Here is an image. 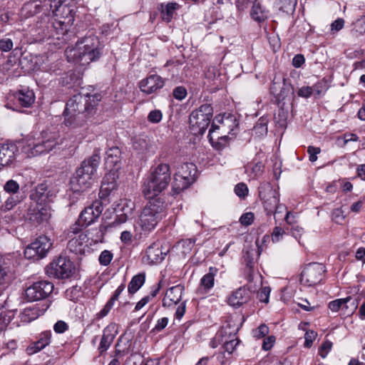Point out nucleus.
I'll list each match as a JSON object with an SVG mask.
<instances>
[{
  "label": "nucleus",
  "mask_w": 365,
  "mask_h": 365,
  "mask_svg": "<svg viewBox=\"0 0 365 365\" xmlns=\"http://www.w3.org/2000/svg\"><path fill=\"white\" fill-rule=\"evenodd\" d=\"M95 96H83L78 93L71 98L66 106L64 114V124L71 128L68 136H75L73 141L78 144L84 138L86 133V117L92 114L97 103Z\"/></svg>",
  "instance_id": "obj_1"
},
{
  "label": "nucleus",
  "mask_w": 365,
  "mask_h": 365,
  "mask_svg": "<svg viewBox=\"0 0 365 365\" xmlns=\"http://www.w3.org/2000/svg\"><path fill=\"white\" fill-rule=\"evenodd\" d=\"M101 53L102 47L98 38L94 35L86 36L78 41L75 47L66 49L68 61H73L81 65L89 64L98 59Z\"/></svg>",
  "instance_id": "obj_2"
},
{
  "label": "nucleus",
  "mask_w": 365,
  "mask_h": 365,
  "mask_svg": "<svg viewBox=\"0 0 365 365\" xmlns=\"http://www.w3.org/2000/svg\"><path fill=\"white\" fill-rule=\"evenodd\" d=\"M50 6L55 7L53 11L54 19L51 22L52 30L50 37L66 41L68 40L67 33L74 22L76 6L63 4V2L52 3L51 1Z\"/></svg>",
  "instance_id": "obj_3"
},
{
  "label": "nucleus",
  "mask_w": 365,
  "mask_h": 365,
  "mask_svg": "<svg viewBox=\"0 0 365 365\" xmlns=\"http://www.w3.org/2000/svg\"><path fill=\"white\" fill-rule=\"evenodd\" d=\"M170 165L160 163L150 172L143 185V193L146 198H155L161 193L170 182Z\"/></svg>",
  "instance_id": "obj_4"
},
{
  "label": "nucleus",
  "mask_w": 365,
  "mask_h": 365,
  "mask_svg": "<svg viewBox=\"0 0 365 365\" xmlns=\"http://www.w3.org/2000/svg\"><path fill=\"white\" fill-rule=\"evenodd\" d=\"M139 218L138 225L145 232H150L165 216V202L160 197L149 198Z\"/></svg>",
  "instance_id": "obj_5"
},
{
  "label": "nucleus",
  "mask_w": 365,
  "mask_h": 365,
  "mask_svg": "<svg viewBox=\"0 0 365 365\" xmlns=\"http://www.w3.org/2000/svg\"><path fill=\"white\" fill-rule=\"evenodd\" d=\"M58 140L57 133L43 131L37 138L28 137L24 145V150L29 157L47 153L60 143Z\"/></svg>",
  "instance_id": "obj_6"
},
{
  "label": "nucleus",
  "mask_w": 365,
  "mask_h": 365,
  "mask_svg": "<svg viewBox=\"0 0 365 365\" xmlns=\"http://www.w3.org/2000/svg\"><path fill=\"white\" fill-rule=\"evenodd\" d=\"M213 115L210 104H203L193 110L189 118L190 127L195 135H202L207 128Z\"/></svg>",
  "instance_id": "obj_7"
},
{
  "label": "nucleus",
  "mask_w": 365,
  "mask_h": 365,
  "mask_svg": "<svg viewBox=\"0 0 365 365\" xmlns=\"http://www.w3.org/2000/svg\"><path fill=\"white\" fill-rule=\"evenodd\" d=\"M232 122L229 118H224L221 116L215 117L211 128L209 130L208 138L212 145L217 150L224 148L227 143L228 137L224 133H226V126Z\"/></svg>",
  "instance_id": "obj_8"
},
{
  "label": "nucleus",
  "mask_w": 365,
  "mask_h": 365,
  "mask_svg": "<svg viewBox=\"0 0 365 365\" xmlns=\"http://www.w3.org/2000/svg\"><path fill=\"white\" fill-rule=\"evenodd\" d=\"M31 197L41 207H38L37 210H34L30 219L37 224L48 221L51 214L50 207L46 205L48 201V195L46 193V187L43 185L38 186Z\"/></svg>",
  "instance_id": "obj_9"
},
{
  "label": "nucleus",
  "mask_w": 365,
  "mask_h": 365,
  "mask_svg": "<svg viewBox=\"0 0 365 365\" xmlns=\"http://www.w3.org/2000/svg\"><path fill=\"white\" fill-rule=\"evenodd\" d=\"M74 270L73 262L66 257L59 256L46 267V274L56 279H67Z\"/></svg>",
  "instance_id": "obj_10"
},
{
  "label": "nucleus",
  "mask_w": 365,
  "mask_h": 365,
  "mask_svg": "<svg viewBox=\"0 0 365 365\" xmlns=\"http://www.w3.org/2000/svg\"><path fill=\"white\" fill-rule=\"evenodd\" d=\"M51 245L50 238L46 235H41L26 247L24 256L34 260L42 259L46 257Z\"/></svg>",
  "instance_id": "obj_11"
},
{
  "label": "nucleus",
  "mask_w": 365,
  "mask_h": 365,
  "mask_svg": "<svg viewBox=\"0 0 365 365\" xmlns=\"http://www.w3.org/2000/svg\"><path fill=\"white\" fill-rule=\"evenodd\" d=\"M326 272V267L322 263L312 262L307 264L301 274L302 283L307 286L319 284Z\"/></svg>",
  "instance_id": "obj_12"
},
{
  "label": "nucleus",
  "mask_w": 365,
  "mask_h": 365,
  "mask_svg": "<svg viewBox=\"0 0 365 365\" xmlns=\"http://www.w3.org/2000/svg\"><path fill=\"white\" fill-rule=\"evenodd\" d=\"M259 195L267 215L272 214L279 202L277 190L274 188L270 183H263L259 187Z\"/></svg>",
  "instance_id": "obj_13"
},
{
  "label": "nucleus",
  "mask_w": 365,
  "mask_h": 365,
  "mask_svg": "<svg viewBox=\"0 0 365 365\" xmlns=\"http://www.w3.org/2000/svg\"><path fill=\"white\" fill-rule=\"evenodd\" d=\"M53 284L48 281L34 282L26 289V296L29 301H38L46 298L53 291Z\"/></svg>",
  "instance_id": "obj_14"
},
{
  "label": "nucleus",
  "mask_w": 365,
  "mask_h": 365,
  "mask_svg": "<svg viewBox=\"0 0 365 365\" xmlns=\"http://www.w3.org/2000/svg\"><path fill=\"white\" fill-rule=\"evenodd\" d=\"M269 90L278 103L283 101L290 93H294L291 83H288L284 78L279 76L274 77Z\"/></svg>",
  "instance_id": "obj_15"
},
{
  "label": "nucleus",
  "mask_w": 365,
  "mask_h": 365,
  "mask_svg": "<svg viewBox=\"0 0 365 365\" xmlns=\"http://www.w3.org/2000/svg\"><path fill=\"white\" fill-rule=\"evenodd\" d=\"M103 207L102 202L96 200L91 205L85 207L79 215V222L83 226H89L98 219L103 212Z\"/></svg>",
  "instance_id": "obj_16"
},
{
  "label": "nucleus",
  "mask_w": 365,
  "mask_h": 365,
  "mask_svg": "<svg viewBox=\"0 0 365 365\" xmlns=\"http://www.w3.org/2000/svg\"><path fill=\"white\" fill-rule=\"evenodd\" d=\"M169 252L168 247H163L160 242H156L149 246L146 250L145 257L148 263L155 264L160 263Z\"/></svg>",
  "instance_id": "obj_17"
},
{
  "label": "nucleus",
  "mask_w": 365,
  "mask_h": 365,
  "mask_svg": "<svg viewBox=\"0 0 365 365\" xmlns=\"http://www.w3.org/2000/svg\"><path fill=\"white\" fill-rule=\"evenodd\" d=\"M165 85L163 79L158 75H150L139 83L140 91L145 94H152Z\"/></svg>",
  "instance_id": "obj_18"
},
{
  "label": "nucleus",
  "mask_w": 365,
  "mask_h": 365,
  "mask_svg": "<svg viewBox=\"0 0 365 365\" xmlns=\"http://www.w3.org/2000/svg\"><path fill=\"white\" fill-rule=\"evenodd\" d=\"M18 152V147L14 143L1 144L0 165L1 168L11 165L14 162Z\"/></svg>",
  "instance_id": "obj_19"
},
{
  "label": "nucleus",
  "mask_w": 365,
  "mask_h": 365,
  "mask_svg": "<svg viewBox=\"0 0 365 365\" xmlns=\"http://www.w3.org/2000/svg\"><path fill=\"white\" fill-rule=\"evenodd\" d=\"M101 160L99 149H95L93 155L88 158L84 160L81 167L76 171L93 177L96 173L97 168Z\"/></svg>",
  "instance_id": "obj_20"
},
{
  "label": "nucleus",
  "mask_w": 365,
  "mask_h": 365,
  "mask_svg": "<svg viewBox=\"0 0 365 365\" xmlns=\"http://www.w3.org/2000/svg\"><path fill=\"white\" fill-rule=\"evenodd\" d=\"M120 205L122 206L119 208L120 213L117 215L115 220L111 223L112 227L120 225L133 217L135 208L134 202L124 199L121 200Z\"/></svg>",
  "instance_id": "obj_21"
},
{
  "label": "nucleus",
  "mask_w": 365,
  "mask_h": 365,
  "mask_svg": "<svg viewBox=\"0 0 365 365\" xmlns=\"http://www.w3.org/2000/svg\"><path fill=\"white\" fill-rule=\"evenodd\" d=\"M88 238L86 234L80 233L78 236L71 237L68 240L67 248L75 255H84L88 249Z\"/></svg>",
  "instance_id": "obj_22"
},
{
  "label": "nucleus",
  "mask_w": 365,
  "mask_h": 365,
  "mask_svg": "<svg viewBox=\"0 0 365 365\" xmlns=\"http://www.w3.org/2000/svg\"><path fill=\"white\" fill-rule=\"evenodd\" d=\"M218 272L215 267H210L209 272L200 279L199 286L197 289V294L199 295L207 294L214 287L215 277Z\"/></svg>",
  "instance_id": "obj_23"
},
{
  "label": "nucleus",
  "mask_w": 365,
  "mask_h": 365,
  "mask_svg": "<svg viewBox=\"0 0 365 365\" xmlns=\"http://www.w3.org/2000/svg\"><path fill=\"white\" fill-rule=\"evenodd\" d=\"M183 292L184 287L181 284L169 288L163 299V306L169 308L178 304L182 299Z\"/></svg>",
  "instance_id": "obj_24"
},
{
  "label": "nucleus",
  "mask_w": 365,
  "mask_h": 365,
  "mask_svg": "<svg viewBox=\"0 0 365 365\" xmlns=\"http://www.w3.org/2000/svg\"><path fill=\"white\" fill-rule=\"evenodd\" d=\"M117 174L115 171H110L104 176L101 186L99 196L101 199H106L111 192L117 188Z\"/></svg>",
  "instance_id": "obj_25"
},
{
  "label": "nucleus",
  "mask_w": 365,
  "mask_h": 365,
  "mask_svg": "<svg viewBox=\"0 0 365 365\" xmlns=\"http://www.w3.org/2000/svg\"><path fill=\"white\" fill-rule=\"evenodd\" d=\"M117 334L118 330L115 324H110L104 329L103 336L98 348L100 354H103L108 349Z\"/></svg>",
  "instance_id": "obj_26"
},
{
  "label": "nucleus",
  "mask_w": 365,
  "mask_h": 365,
  "mask_svg": "<svg viewBox=\"0 0 365 365\" xmlns=\"http://www.w3.org/2000/svg\"><path fill=\"white\" fill-rule=\"evenodd\" d=\"M92 182L93 177L76 171L73 177L71 180V189L74 192L86 190L91 185Z\"/></svg>",
  "instance_id": "obj_27"
},
{
  "label": "nucleus",
  "mask_w": 365,
  "mask_h": 365,
  "mask_svg": "<svg viewBox=\"0 0 365 365\" xmlns=\"http://www.w3.org/2000/svg\"><path fill=\"white\" fill-rule=\"evenodd\" d=\"M250 292L245 287H240L230 294L228 304L235 308H238L250 300Z\"/></svg>",
  "instance_id": "obj_28"
},
{
  "label": "nucleus",
  "mask_w": 365,
  "mask_h": 365,
  "mask_svg": "<svg viewBox=\"0 0 365 365\" xmlns=\"http://www.w3.org/2000/svg\"><path fill=\"white\" fill-rule=\"evenodd\" d=\"M51 331H46L42 332L40 336L39 339L31 344L26 349V352L29 355L34 354L37 353L38 351L43 349L44 347H46L48 344H49L51 341Z\"/></svg>",
  "instance_id": "obj_29"
},
{
  "label": "nucleus",
  "mask_w": 365,
  "mask_h": 365,
  "mask_svg": "<svg viewBox=\"0 0 365 365\" xmlns=\"http://www.w3.org/2000/svg\"><path fill=\"white\" fill-rule=\"evenodd\" d=\"M196 167L192 163H183L178 168L177 172L175 175L178 176L179 180H185L192 183L195 178Z\"/></svg>",
  "instance_id": "obj_30"
},
{
  "label": "nucleus",
  "mask_w": 365,
  "mask_h": 365,
  "mask_svg": "<svg viewBox=\"0 0 365 365\" xmlns=\"http://www.w3.org/2000/svg\"><path fill=\"white\" fill-rule=\"evenodd\" d=\"M180 7V6L176 2L160 4L158 6V10L160 12L162 20L167 23L170 22L173 19L175 11L178 10Z\"/></svg>",
  "instance_id": "obj_31"
},
{
  "label": "nucleus",
  "mask_w": 365,
  "mask_h": 365,
  "mask_svg": "<svg viewBox=\"0 0 365 365\" xmlns=\"http://www.w3.org/2000/svg\"><path fill=\"white\" fill-rule=\"evenodd\" d=\"M153 145L147 136H137L133 139V148L138 153L150 152Z\"/></svg>",
  "instance_id": "obj_32"
},
{
  "label": "nucleus",
  "mask_w": 365,
  "mask_h": 365,
  "mask_svg": "<svg viewBox=\"0 0 365 365\" xmlns=\"http://www.w3.org/2000/svg\"><path fill=\"white\" fill-rule=\"evenodd\" d=\"M15 98L18 103L23 107H30L35 101V95L33 91L29 89H22L15 94Z\"/></svg>",
  "instance_id": "obj_33"
},
{
  "label": "nucleus",
  "mask_w": 365,
  "mask_h": 365,
  "mask_svg": "<svg viewBox=\"0 0 365 365\" xmlns=\"http://www.w3.org/2000/svg\"><path fill=\"white\" fill-rule=\"evenodd\" d=\"M42 5L40 0H34L26 3L21 9L22 14L26 17H30L41 11Z\"/></svg>",
  "instance_id": "obj_34"
},
{
  "label": "nucleus",
  "mask_w": 365,
  "mask_h": 365,
  "mask_svg": "<svg viewBox=\"0 0 365 365\" xmlns=\"http://www.w3.org/2000/svg\"><path fill=\"white\" fill-rule=\"evenodd\" d=\"M41 314L39 307L34 306L26 307L20 314V319L22 322L29 323L36 319Z\"/></svg>",
  "instance_id": "obj_35"
},
{
  "label": "nucleus",
  "mask_w": 365,
  "mask_h": 365,
  "mask_svg": "<svg viewBox=\"0 0 365 365\" xmlns=\"http://www.w3.org/2000/svg\"><path fill=\"white\" fill-rule=\"evenodd\" d=\"M145 276L140 273L133 277L128 285V292L130 294H134L144 284Z\"/></svg>",
  "instance_id": "obj_36"
},
{
  "label": "nucleus",
  "mask_w": 365,
  "mask_h": 365,
  "mask_svg": "<svg viewBox=\"0 0 365 365\" xmlns=\"http://www.w3.org/2000/svg\"><path fill=\"white\" fill-rule=\"evenodd\" d=\"M264 165L262 162L248 164L245 166V173L253 179L261 176L264 173Z\"/></svg>",
  "instance_id": "obj_37"
},
{
  "label": "nucleus",
  "mask_w": 365,
  "mask_h": 365,
  "mask_svg": "<svg viewBox=\"0 0 365 365\" xmlns=\"http://www.w3.org/2000/svg\"><path fill=\"white\" fill-rule=\"evenodd\" d=\"M351 300V297H347L343 299H337L330 302L328 304L329 309L333 312H337L340 309L346 310L348 309V303Z\"/></svg>",
  "instance_id": "obj_38"
},
{
  "label": "nucleus",
  "mask_w": 365,
  "mask_h": 365,
  "mask_svg": "<svg viewBox=\"0 0 365 365\" xmlns=\"http://www.w3.org/2000/svg\"><path fill=\"white\" fill-rule=\"evenodd\" d=\"M130 342L128 340L123 341L122 337H120L115 345V356L121 357L128 354L130 348Z\"/></svg>",
  "instance_id": "obj_39"
},
{
  "label": "nucleus",
  "mask_w": 365,
  "mask_h": 365,
  "mask_svg": "<svg viewBox=\"0 0 365 365\" xmlns=\"http://www.w3.org/2000/svg\"><path fill=\"white\" fill-rule=\"evenodd\" d=\"M268 120L267 118H260L256 125H255L253 130L257 136H264L267 135Z\"/></svg>",
  "instance_id": "obj_40"
},
{
  "label": "nucleus",
  "mask_w": 365,
  "mask_h": 365,
  "mask_svg": "<svg viewBox=\"0 0 365 365\" xmlns=\"http://www.w3.org/2000/svg\"><path fill=\"white\" fill-rule=\"evenodd\" d=\"M21 201V198L18 195H11L1 207L0 212H6L14 208Z\"/></svg>",
  "instance_id": "obj_41"
},
{
  "label": "nucleus",
  "mask_w": 365,
  "mask_h": 365,
  "mask_svg": "<svg viewBox=\"0 0 365 365\" xmlns=\"http://www.w3.org/2000/svg\"><path fill=\"white\" fill-rule=\"evenodd\" d=\"M12 314L4 307H0V332L4 331L10 323Z\"/></svg>",
  "instance_id": "obj_42"
},
{
  "label": "nucleus",
  "mask_w": 365,
  "mask_h": 365,
  "mask_svg": "<svg viewBox=\"0 0 365 365\" xmlns=\"http://www.w3.org/2000/svg\"><path fill=\"white\" fill-rule=\"evenodd\" d=\"M190 184H192V183L184 180V179L179 180L178 176L175 175L174 181L173 182V190L174 193L178 194L180 191L188 187Z\"/></svg>",
  "instance_id": "obj_43"
},
{
  "label": "nucleus",
  "mask_w": 365,
  "mask_h": 365,
  "mask_svg": "<svg viewBox=\"0 0 365 365\" xmlns=\"http://www.w3.org/2000/svg\"><path fill=\"white\" fill-rule=\"evenodd\" d=\"M252 18L258 22L264 21L266 15L259 4H254L250 13Z\"/></svg>",
  "instance_id": "obj_44"
},
{
  "label": "nucleus",
  "mask_w": 365,
  "mask_h": 365,
  "mask_svg": "<svg viewBox=\"0 0 365 365\" xmlns=\"http://www.w3.org/2000/svg\"><path fill=\"white\" fill-rule=\"evenodd\" d=\"M120 155V150L118 147H112L106 152V161L111 164H116Z\"/></svg>",
  "instance_id": "obj_45"
},
{
  "label": "nucleus",
  "mask_w": 365,
  "mask_h": 365,
  "mask_svg": "<svg viewBox=\"0 0 365 365\" xmlns=\"http://www.w3.org/2000/svg\"><path fill=\"white\" fill-rule=\"evenodd\" d=\"M83 227H86V226H83V224L80 222L79 219H78V220L67 230V236L71 238L78 236L80 233H83L81 232Z\"/></svg>",
  "instance_id": "obj_46"
},
{
  "label": "nucleus",
  "mask_w": 365,
  "mask_h": 365,
  "mask_svg": "<svg viewBox=\"0 0 365 365\" xmlns=\"http://www.w3.org/2000/svg\"><path fill=\"white\" fill-rule=\"evenodd\" d=\"M4 190L10 195H16L19 191V185L14 180H9L4 185Z\"/></svg>",
  "instance_id": "obj_47"
},
{
  "label": "nucleus",
  "mask_w": 365,
  "mask_h": 365,
  "mask_svg": "<svg viewBox=\"0 0 365 365\" xmlns=\"http://www.w3.org/2000/svg\"><path fill=\"white\" fill-rule=\"evenodd\" d=\"M313 94L315 96H319L322 93H324L328 88V86L327 81L324 79H322L312 86Z\"/></svg>",
  "instance_id": "obj_48"
},
{
  "label": "nucleus",
  "mask_w": 365,
  "mask_h": 365,
  "mask_svg": "<svg viewBox=\"0 0 365 365\" xmlns=\"http://www.w3.org/2000/svg\"><path fill=\"white\" fill-rule=\"evenodd\" d=\"M9 271V267L5 259L0 257V283L6 282Z\"/></svg>",
  "instance_id": "obj_49"
},
{
  "label": "nucleus",
  "mask_w": 365,
  "mask_h": 365,
  "mask_svg": "<svg viewBox=\"0 0 365 365\" xmlns=\"http://www.w3.org/2000/svg\"><path fill=\"white\" fill-rule=\"evenodd\" d=\"M113 255L109 250H103L98 258L99 262L103 266L108 265L113 259Z\"/></svg>",
  "instance_id": "obj_50"
},
{
  "label": "nucleus",
  "mask_w": 365,
  "mask_h": 365,
  "mask_svg": "<svg viewBox=\"0 0 365 365\" xmlns=\"http://www.w3.org/2000/svg\"><path fill=\"white\" fill-rule=\"evenodd\" d=\"M269 333V327L264 324H260L256 329L253 330V335L257 339L263 338Z\"/></svg>",
  "instance_id": "obj_51"
},
{
  "label": "nucleus",
  "mask_w": 365,
  "mask_h": 365,
  "mask_svg": "<svg viewBox=\"0 0 365 365\" xmlns=\"http://www.w3.org/2000/svg\"><path fill=\"white\" fill-rule=\"evenodd\" d=\"M235 192L238 197L245 198L248 194V187L244 182L238 183L235 187Z\"/></svg>",
  "instance_id": "obj_52"
},
{
  "label": "nucleus",
  "mask_w": 365,
  "mask_h": 365,
  "mask_svg": "<svg viewBox=\"0 0 365 365\" xmlns=\"http://www.w3.org/2000/svg\"><path fill=\"white\" fill-rule=\"evenodd\" d=\"M162 118L163 113L160 110H151L148 115V121L152 123H159L162 120Z\"/></svg>",
  "instance_id": "obj_53"
},
{
  "label": "nucleus",
  "mask_w": 365,
  "mask_h": 365,
  "mask_svg": "<svg viewBox=\"0 0 365 365\" xmlns=\"http://www.w3.org/2000/svg\"><path fill=\"white\" fill-rule=\"evenodd\" d=\"M332 347V343L327 340L322 343L319 349V354L322 358L324 359L327 357L328 353L330 351Z\"/></svg>",
  "instance_id": "obj_54"
},
{
  "label": "nucleus",
  "mask_w": 365,
  "mask_h": 365,
  "mask_svg": "<svg viewBox=\"0 0 365 365\" xmlns=\"http://www.w3.org/2000/svg\"><path fill=\"white\" fill-rule=\"evenodd\" d=\"M270 289L268 287L262 288L257 293V298L260 302L267 303L269 302Z\"/></svg>",
  "instance_id": "obj_55"
},
{
  "label": "nucleus",
  "mask_w": 365,
  "mask_h": 365,
  "mask_svg": "<svg viewBox=\"0 0 365 365\" xmlns=\"http://www.w3.org/2000/svg\"><path fill=\"white\" fill-rule=\"evenodd\" d=\"M255 215L252 212H249L243 214L240 219V223L242 225H250L254 221Z\"/></svg>",
  "instance_id": "obj_56"
},
{
  "label": "nucleus",
  "mask_w": 365,
  "mask_h": 365,
  "mask_svg": "<svg viewBox=\"0 0 365 365\" xmlns=\"http://www.w3.org/2000/svg\"><path fill=\"white\" fill-rule=\"evenodd\" d=\"M13 48V41L11 38H4L0 40V50L4 52L11 51Z\"/></svg>",
  "instance_id": "obj_57"
},
{
  "label": "nucleus",
  "mask_w": 365,
  "mask_h": 365,
  "mask_svg": "<svg viewBox=\"0 0 365 365\" xmlns=\"http://www.w3.org/2000/svg\"><path fill=\"white\" fill-rule=\"evenodd\" d=\"M168 322H169V319L168 317H163V318L159 319L157 321L155 327L153 329V331H154V332L161 331L167 327Z\"/></svg>",
  "instance_id": "obj_58"
},
{
  "label": "nucleus",
  "mask_w": 365,
  "mask_h": 365,
  "mask_svg": "<svg viewBox=\"0 0 365 365\" xmlns=\"http://www.w3.org/2000/svg\"><path fill=\"white\" fill-rule=\"evenodd\" d=\"M321 149L318 147L309 146L307 148V153L309 154V160L311 162H315L317 160V155L320 153Z\"/></svg>",
  "instance_id": "obj_59"
},
{
  "label": "nucleus",
  "mask_w": 365,
  "mask_h": 365,
  "mask_svg": "<svg viewBox=\"0 0 365 365\" xmlns=\"http://www.w3.org/2000/svg\"><path fill=\"white\" fill-rule=\"evenodd\" d=\"M173 96L178 100H182L187 96V90L183 86H178L173 90Z\"/></svg>",
  "instance_id": "obj_60"
},
{
  "label": "nucleus",
  "mask_w": 365,
  "mask_h": 365,
  "mask_svg": "<svg viewBox=\"0 0 365 365\" xmlns=\"http://www.w3.org/2000/svg\"><path fill=\"white\" fill-rule=\"evenodd\" d=\"M313 94L312 86H302L297 91L299 97L308 98Z\"/></svg>",
  "instance_id": "obj_61"
},
{
  "label": "nucleus",
  "mask_w": 365,
  "mask_h": 365,
  "mask_svg": "<svg viewBox=\"0 0 365 365\" xmlns=\"http://www.w3.org/2000/svg\"><path fill=\"white\" fill-rule=\"evenodd\" d=\"M317 334L314 331H307L304 334V346L306 347H310L313 343V341L316 339Z\"/></svg>",
  "instance_id": "obj_62"
},
{
  "label": "nucleus",
  "mask_w": 365,
  "mask_h": 365,
  "mask_svg": "<svg viewBox=\"0 0 365 365\" xmlns=\"http://www.w3.org/2000/svg\"><path fill=\"white\" fill-rule=\"evenodd\" d=\"M275 342V337L274 336H269L267 338H264L262 342V349L264 351L269 350Z\"/></svg>",
  "instance_id": "obj_63"
},
{
  "label": "nucleus",
  "mask_w": 365,
  "mask_h": 365,
  "mask_svg": "<svg viewBox=\"0 0 365 365\" xmlns=\"http://www.w3.org/2000/svg\"><path fill=\"white\" fill-rule=\"evenodd\" d=\"M68 329V324L63 321H58L53 326L54 331L58 334H62Z\"/></svg>",
  "instance_id": "obj_64"
}]
</instances>
